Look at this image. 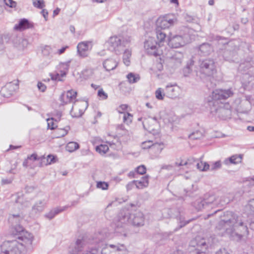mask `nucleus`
Instances as JSON below:
<instances>
[{
  "instance_id": "f257e3e1",
  "label": "nucleus",
  "mask_w": 254,
  "mask_h": 254,
  "mask_svg": "<svg viewBox=\"0 0 254 254\" xmlns=\"http://www.w3.org/2000/svg\"><path fill=\"white\" fill-rule=\"evenodd\" d=\"M224 217L216 226L218 230H223L228 234L234 232L241 236L248 234L246 220L243 216H238L232 212H227L224 214Z\"/></svg>"
},
{
  "instance_id": "7ed1b4c3",
  "label": "nucleus",
  "mask_w": 254,
  "mask_h": 254,
  "mask_svg": "<svg viewBox=\"0 0 254 254\" xmlns=\"http://www.w3.org/2000/svg\"><path fill=\"white\" fill-rule=\"evenodd\" d=\"M130 41V37L128 36H115L111 37L107 44L109 50L118 54L124 50V48L128 44Z\"/></svg>"
},
{
  "instance_id": "680f3d73",
  "label": "nucleus",
  "mask_w": 254,
  "mask_h": 254,
  "mask_svg": "<svg viewBox=\"0 0 254 254\" xmlns=\"http://www.w3.org/2000/svg\"><path fill=\"white\" fill-rule=\"evenodd\" d=\"M47 121L48 123V128H50L51 129H54L55 127V124L53 122V118L48 119H47Z\"/></svg>"
},
{
  "instance_id": "a18cd8bd",
  "label": "nucleus",
  "mask_w": 254,
  "mask_h": 254,
  "mask_svg": "<svg viewBox=\"0 0 254 254\" xmlns=\"http://www.w3.org/2000/svg\"><path fill=\"white\" fill-rule=\"evenodd\" d=\"M83 112L81 110H79L78 112H77L76 108H74L72 106V109L70 111V115L72 117L78 118L81 116L83 114Z\"/></svg>"
},
{
  "instance_id": "09e8293b",
  "label": "nucleus",
  "mask_w": 254,
  "mask_h": 254,
  "mask_svg": "<svg viewBox=\"0 0 254 254\" xmlns=\"http://www.w3.org/2000/svg\"><path fill=\"white\" fill-rule=\"evenodd\" d=\"M96 187L98 189H101L103 190H107L108 189L109 185L105 182H98L97 183Z\"/></svg>"
},
{
  "instance_id": "aec40b11",
  "label": "nucleus",
  "mask_w": 254,
  "mask_h": 254,
  "mask_svg": "<svg viewBox=\"0 0 254 254\" xmlns=\"http://www.w3.org/2000/svg\"><path fill=\"white\" fill-rule=\"evenodd\" d=\"M42 53L44 58L46 59L43 63L45 65H48L51 61L52 56L51 55L52 53V48L50 46L45 45L41 48Z\"/></svg>"
},
{
  "instance_id": "1a4fd4ad",
  "label": "nucleus",
  "mask_w": 254,
  "mask_h": 254,
  "mask_svg": "<svg viewBox=\"0 0 254 254\" xmlns=\"http://www.w3.org/2000/svg\"><path fill=\"white\" fill-rule=\"evenodd\" d=\"M233 92L231 89L222 90L217 89L214 91L211 94L212 101H209V106H214L217 101L226 99L232 96Z\"/></svg>"
},
{
  "instance_id": "603ef678",
  "label": "nucleus",
  "mask_w": 254,
  "mask_h": 254,
  "mask_svg": "<svg viewBox=\"0 0 254 254\" xmlns=\"http://www.w3.org/2000/svg\"><path fill=\"white\" fill-rule=\"evenodd\" d=\"M153 143L151 140L144 141L141 144V147L143 149L151 148L152 149Z\"/></svg>"
},
{
  "instance_id": "72a5a7b5",
  "label": "nucleus",
  "mask_w": 254,
  "mask_h": 254,
  "mask_svg": "<svg viewBox=\"0 0 254 254\" xmlns=\"http://www.w3.org/2000/svg\"><path fill=\"white\" fill-rule=\"evenodd\" d=\"M148 184V176L142 177L139 181H136L135 186L138 189H142L143 187H146Z\"/></svg>"
},
{
  "instance_id": "6e6552de",
  "label": "nucleus",
  "mask_w": 254,
  "mask_h": 254,
  "mask_svg": "<svg viewBox=\"0 0 254 254\" xmlns=\"http://www.w3.org/2000/svg\"><path fill=\"white\" fill-rule=\"evenodd\" d=\"M190 42L189 34L185 33L183 35H175L171 38L169 41V45L172 48H178L184 46Z\"/></svg>"
},
{
  "instance_id": "c03bdc74",
  "label": "nucleus",
  "mask_w": 254,
  "mask_h": 254,
  "mask_svg": "<svg viewBox=\"0 0 254 254\" xmlns=\"http://www.w3.org/2000/svg\"><path fill=\"white\" fill-rule=\"evenodd\" d=\"M156 42H157L155 40L152 38L149 37L147 40L144 42V48L145 49H149L150 48V47L153 46L154 44H156Z\"/></svg>"
},
{
  "instance_id": "79ce46f5",
  "label": "nucleus",
  "mask_w": 254,
  "mask_h": 254,
  "mask_svg": "<svg viewBox=\"0 0 254 254\" xmlns=\"http://www.w3.org/2000/svg\"><path fill=\"white\" fill-rule=\"evenodd\" d=\"M147 53L150 55L157 56V42H156V44L153 45L149 49H145Z\"/></svg>"
},
{
  "instance_id": "a211bd4d",
  "label": "nucleus",
  "mask_w": 254,
  "mask_h": 254,
  "mask_svg": "<svg viewBox=\"0 0 254 254\" xmlns=\"http://www.w3.org/2000/svg\"><path fill=\"white\" fill-rule=\"evenodd\" d=\"M77 92L73 90H69L66 92V95L63 93L60 97L61 105H64L72 102L76 97Z\"/></svg>"
},
{
  "instance_id": "9d476101",
  "label": "nucleus",
  "mask_w": 254,
  "mask_h": 254,
  "mask_svg": "<svg viewBox=\"0 0 254 254\" xmlns=\"http://www.w3.org/2000/svg\"><path fill=\"white\" fill-rule=\"evenodd\" d=\"M130 214L127 210H122L119 213L116 222L115 231L117 233H122L121 228H124L127 223H130Z\"/></svg>"
},
{
  "instance_id": "b1692460",
  "label": "nucleus",
  "mask_w": 254,
  "mask_h": 254,
  "mask_svg": "<svg viewBox=\"0 0 254 254\" xmlns=\"http://www.w3.org/2000/svg\"><path fill=\"white\" fill-rule=\"evenodd\" d=\"M24 218L23 214L21 212L10 214L8 217V221L11 226L19 224L21 221Z\"/></svg>"
},
{
  "instance_id": "c9c22d12",
  "label": "nucleus",
  "mask_w": 254,
  "mask_h": 254,
  "mask_svg": "<svg viewBox=\"0 0 254 254\" xmlns=\"http://www.w3.org/2000/svg\"><path fill=\"white\" fill-rule=\"evenodd\" d=\"M127 77L128 82L131 84L136 83L140 79V76L138 74H134L132 72L128 73Z\"/></svg>"
},
{
  "instance_id": "e433bc0d",
  "label": "nucleus",
  "mask_w": 254,
  "mask_h": 254,
  "mask_svg": "<svg viewBox=\"0 0 254 254\" xmlns=\"http://www.w3.org/2000/svg\"><path fill=\"white\" fill-rule=\"evenodd\" d=\"M131 51L127 49L125 51L123 55V61L124 64L128 66L130 64V58L131 57Z\"/></svg>"
},
{
  "instance_id": "ddd939ff",
  "label": "nucleus",
  "mask_w": 254,
  "mask_h": 254,
  "mask_svg": "<svg viewBox=\"0 0 254 254\" xmlns=\"http://www.w3.org/2000/svg\"><path fill=\"white\" fill-rule=\"evenodd\" d=\"M127 249L124 244L106 245L101 251V254H124Z\"/></svg>"
},
{
  "instance_id": "393cba45",
  "label": "nucleus",
  "mask_w": 254,
  "mask_h": 254,
  "mask_svg": "<svg viewBox=\"0 0 254 254\" xmlns=\"http://www.w3.org/2000/svg\"><path fill=\"white\" fill-rule=\"evenodd\" d=\"M178 88L176 84L167 85L165 87V94L170 98H174L177 95Z\"/></svg>"
},
{
  "instance_id": "052dcab7",
  "label": "nucleus",
  "mask_w": 254,
  "mask_h": 254,
  "mask_svg": "<svg viewBox=\"0 0 254 254\" xmlns=\"http://www.w3.org/2000/svg\"><path fill=\"white\" fill-rule=\"evenodd\" d=\"M162 144V143H154L153 144L152 149L153 150H157L159 153H160L163 149V147H161Z\"/></svg>"
},
{
  "instance_id": "4c0bfd02",
  "label": "nucleus",
  "mask_w": 254,
  "mask_h": 254,
  "mask_svg": "<svg viewBox=\"0 0 254 254\" xmlns=\"http://www.w3.org/2000/svg\"><path fill=\"white\" fill-rule=\"evenodd\" d=\"M41 160L43 162H45L46 160V162L44 164L45 165H47L48 164H50L52 163H55L56 162V157L52 155H49L47 156V158H46L44 156H42L41 157Z\"/></svg>"
},
{
  "instance_id": "dca6fc26",
  "label": "nucleus",
  "mask_w": 254,
  "mask_h": 254,
  "mask_svg": "<svg viewBox=\"0 0 254 254\" xmlns=\"http://www.w3.org/2000/svg\"><path fill=\"white\" fill-rule=\"evenodd\" d=\"M184 57L182 52H176L171 57L168 59V64L172 67H177L180 66Z\"/></svg>"
},
{
  "instance_id": "37998d69",
  "label": "nucleus",
  "mask_w": 254,
  "mask_h": 254,
  "mask_svg": "<svg viewBox=\"0 0 254 254\" xmlns=\"http://www.w3.org/2000/svg\"><path fill=\"white\" fill-rule=\"evenodd\" d=\"M108 150L109 147L107 145L101 144L96 147V151L98 152L100 154H104L108 151Z\"/></svg>"
},
{
  "instance_id": "4be33fe9",
  "label": "nucleus",
  "mask_w": 254,
  "mask_h": 254,
  "mask_svg": "<svg viewBox=\"0 0 254 254\" xmlns=\"http://www.w3.org/2000/svg\"><path fill=\"white\" fill-rule=\"evenodd\" d=\"M90 44L91 42L86 41L80 42L78 44L77 52L80 57L84 58L87 56L86 52L89 49V45Z\"/></svg>"
},
{
  "instance_id": "39448f33",
  "label": "nucleus",
  "mask_w": 254,
  "mask_h": 254,
  "mask_svg": "<svg viewBox=\"0 0 254 254\" xmlns=\"http://www.w3.org/2000/svg\"><path fill=\"white\" fill-rule=\"evenodd\" d=\"M1 251L7 254H22L25 251V244L16 241L5 242L1 245Z\"/></svg>"
},
{
  "instance_id": "2f4dec72",
  "label": "nucleus",
  "mask_w": 254,
  "mask_h": 254,
  "mask_svg": "<svg viewBox=\"0 0 254 254\" xmlns=\"http://www.w3.org/2000/svg\"><path fill=\"white\" fill-rule=\"evenodd\" d=\"M20 204L23 208H27L30 207L31 203L30 201L24 199L23 197L18 196L15 200V205Z\"/></svg>"
},
{
  "instance_id": "5701e85b",
  "label": "nucleus",
  "mask_w": 254,
  "mask_h": 254,
  "mask_svg": "<svg viewBox=\"0 0 254 254\" xmlns=\"http://www.w3.org/2000/svg\"><path fill=\"white\" fill-rule=\"evenodd\" d=\"M198 51L200 55L205 56L209 55L213 51V48L211 44L204 43L199 46Z\"/></svg>"
},
{
  "instance_id": "f8f14e48",
  "label": "nucleus",
  "mask_w": 254,
  "mask_h": 254,
  "mask_svg": "<svg viewBox=\"0 0 254 254\" xmlns=\"http://www.w3.org/2000/svg\"><path fill=\"white\" fill-rule=\"evenodd\" d=\"M177 22L175 16L172 14L166 15L163 17H159L156 22L157 28L161 30L168 28L174 25Z\"/></svg>"
},
{
  "instance_id": "338daca9",
  "label": "nucleus",
  "mask_w": 254,
  "mask_h": 254,
  "mask_svg": "<svg viewBox=\"0 0 254 254\" xmlns=\"http://www.w3.org/2000/svg\"><path fill=\"white\" fill-rule=\"evenodd\" d=\"M98 95L100 97L103 96V99H107L108 97L107 94L105 93L102 89L98 91Z\"/></svg>"
},
{
  "instance_id": "69168bd1",
  "label": "nucleus",
  "mask_w": 254,
  "mask_h": 254,
  "mask_svg": "<svg viewBox=\"0 0 254 254\" xmlns=\"http://www.w3.org/2000/svg\"><path fill=\"white\" fill-rule=\"evenodd\" d=\"M37 86L38 89L42 92H44L46 89V86L41 82L38 83Z\"/></svg>"
},
{
  "instance_id": "4d7b16f0",
  "label": "nucleus",
  "mask_w": 254,
  "mask_h": 254,
  "mask_svg": "<svg viewBox=\"0 0 254 254\" xmlns=\"http://www.w3.org/2000/svg\"><path fill=\"white\" fill-rule=\"evenodd\" d=\"M56 132L59 135L58 137H63L67 133V129L65 128H60L57 129Z\"/></svg>"
},
{
  "instance_id": "774afa93",
  "label": "nucleus",
  "mask_w": 254,
  "mask_h": 254,
  "mask_svg": "<svg viewBox=\"0 0 254 254\" xmlns=\"http://www.w3.org/2000/svg\"><path fill=\"white\" fill-rule=\"evenodd\" d=\"M98 251L97 248L92 249L91 251H87L86 253L83 254H98Z\"/></svg>"
},
{
  "instance_id": "ea45409f",
  "label": "nucleus",
  "mask_w": 254,
  "mask_h": 254,
  "mask_svg": "<svg viewBox=\"0 0 254 254\" xmlns=\"http://www.w3.org/2000/svg\"><path fill=\"white\" fill-rule=\"evenodd\" d=\"M156 31L157 39L159 42L161 43L163 42L166 36V34L162 31V30L159 28H156Z\"/></svg>"
},
{
  "instance_id": "20e7f679",
  "label": "nucleus",
  "mask_w": 254,
  "mask_h": 254,
  "mask_svg": "<svg viewBox=\"0 0 254 254\" xmlns=\"http://www.w3.org/2000/svg\"><path fill=\"white\" fill-rule=\"evenodd\" d=\"M199 67L200 73L206 76H211L216 72V63L213 59L199 60Z\"/></svg>"
},
{
  "instance_id": "412c9836",
  "label": "nucleus",
  "mask_w": 254,
  "mask_h": 254,
  "mask_svg": "<svg viewBox=\"0 0 254 254\" xmlns=\"http://www.w3.org/2000/svg\"><path fill=\"white\" fill-rule=\"evenodd\" d=\"M243 84L247 89H252L254 87V75L245 74L243 77Z\"/></svg>"
},
{
  "instance_id": "864d4df0",
  "label": "nucleus",
  "mask_w": 254,
  "mask_h": 254,
  "mask_svg": "<svg viewBox=\"0 0 254 254\" xmlns=\"http://www.w3.org/2000/svg\"><path fill=\"white\" fill-rule=\"evenodd\" d=\"M6 5L9 7L14 8L16 6V2L13 0H3Z\"/></svg>"
},
{
  "instance_id": "8fccbe9b",
  "label": "nucleus",
  "mask_w": 254,
  "mask_h": 254,
  "mask_svg": "<svg viewBox=\"0 0 254 254\" xmlns=\"http://www.w3.org/2000/svg\"><path fill=\"white\" fill-rule=\"evenodd\" d=\"M246 208L250 210V213L251 214H254V198L249 201V203L247 205Z\"/></svg>"
},
{
  "instance_id": "bb28decb",
  "label": "nucleus",
  "mask_w": 254,
  "mask_h": 254,
  "mask_svg": "<svg viewBox=\"0 0 254 254\" xmlns=\"http://www.w3.org/2000/svg\"><path fill=\"white\" fill-rule=\"evenodd\" d=\"M242 159V155H234L231 157L225 159L224 163L226 165H229L230 164H236L241 163Z\"/></svg>"
},
{
  "instance_id": "f704fd0d",
  "label": "nucleus",
  "mask_w": 254,
  "mask_h": 254,
  "mask_svg": "<svg viewBox=\"0 0 254 254\" xmlns=\"http://www.w3.org/2000/svg\"><path fill=\"white\" fill-rule=\"evenodd\" d=\"M70 63V61H68L65 63H61L60 64V68L61 69V75L62 77H64L66 75V73L69 69Z\"/></svg>"
},
{
  "instance_id": "f3484780",
  "label": "nucleus",
  "mask_w": 254,
  "mask_h": 254,
  "mask_svg": "<svg viewBox=\"0 0 254 254\" xmlns=\"http://www.w3.org/2000/svg\"><path fill=\"white\" fill-rule=\"evenodd\" d=\"M10 38L14 46L19 49H23L26 47L28 44V41L26 39L23 38L21 36H18L16 34H12L9 39Z\"/></svg>"
},
{
  "instance_id": "2eb2a0df",
  "label": "nucleus",
  "mask_w": 254,
  "mask_h": 254,
  "mask_svg": "<svg viewBox=\"0 0 254 254\" xmlns=\"http://www.w3.org/2000/svg\"><path fill=\"white\" fill-rule=\"evenodd\" d=\"M130 223L134 226L140 227L144 225V216L140 211L130 214Z\"/></svg>"
},
{
  "instance_id": "58836bf2",
  "label": "nucleus",
  "mask_w": 254,
  "mask_h": 254,
  "mask_svg": "<svg viewBox=\"0 0 254 254\" xmlns=\"http://www.w3.org/2000/svg\"><path fill=\"white\" fill-rule=\"evenodd\" d=\"M79 147V145L77 142H69L66 146V149L68 152H71L77 149Z\"/></svg>"
},
{
  "instance_id": "a878e982",
  "label": "nucleus",
  "mask_w": 254,
  "mask_h": 254,
  "mask_svg": "<svg viewBox=\"0 0 254 254\" xmlns=\"http://www.w3.org/2000/svg\"><path fill=\"white\" fill-rule=\"evenodd\" d=\"M32 27V23H30L27 19L24 18L21 19L19 23L15 25L14 28L17 30L22 31Z\"/></svg>"
},
{
  "instance_id": "c756f323",
  "label": "nucleus",
  "mask_w": 254,
  "mask_h": 254,
  "mask_svg": "<svg viewBox=\"0 0 254 254\" xmlns=\"http://www.w3.org/2000/svg\"><path fill=\"white\" fill-rule=\"evenodd\" d=\"M219 117L223 120L230 118L231 112L230 110L225 108H220L217 111Z\"/></svg>"
},
{
  "instance_id": "6e6d98bb",
  "label": "nucleus",
  "mask_w": 254,
  "mask_h": 254,
  "mask_svg": "<svg viewBox=\"0 0 254 254\" xmlns=\"http://www.w3.org/2000/svg\"><path fill=\"white\" fill-rule=\"evenodd\" d=\"M3 38L5 40L9 39L8 34H4L3 35H0V49L2 50L4 48Z\"/></svg>"
},
{
  "instance_id": "7c9ffc66",
  "label": "nucleus",
  "mask_w": 254,
  "mask_h": 254,
  "mask_svg": "<svg viewBox=\"0 0 254 254\" xmlns=\"http://www.w3.org/2000/svg\"><path fill=\"white\" fill-rule=\"evenodd\" d=\"M204 136V131L203 130H197L192 132L189 135V138L192 140L200 139Z\"/></svg>"
},
{
  "instance_id": "f03ea898",
  "label": "nucleus",
  "mask_w": 254,
  "mask_h": 254,
  "mask_svg": "<svg viewBox=\"0 0 254 254\" xmlns=\"http://www.w3.org/2000/svg\"><path fill=\"white\" fill-rule=\"evenodd\" d=\"M104 239L103 235L99 233L95 238L91 239L87 236H79L74 243L69 248V254H79L84 248L88 244H98Z\"/></svg>"
},
{
  "instance_id": "de8ad7c7",
  "label": "nucleus",
  "mask_w": 254,
  "mask_h": 254,
  "mask_svg": "<svg viewBox=\"0 0 254 254\" xmlns=\"http://www.w3.org/2000/svg\"><path fill=\"white\" fill-rule=\"evenodd\" d=\"M33 5L39 9H42L45 6L43 0H33Z\"/></svg>"
},
{
  "instance_id": "423d86ee",
  "label": "nucleus",
  "mask_w": 254,
  "mask_h": 254,
  "mask_svg": "<svg viewBox=\"0 0 254 254\" xmlns=\"http://www.w3.org/2000/svg\"><path fill=\"white\" fill-rule=\"evenodd\" d=\"M215 197L214 195L210 196L209 198L202 199L201 198L196 199L193 203V206L197 210H201L203 208L209 209L213 208L217 205Z\"/></svg>"
},
{
  "instance_id": "4468645a",
  "label": "nucleus",
  "mask_w": 254,
  "mask_h": 254,
  "mask_svg": "<svg viewBox=\"0 0 254 254\" xmlns=\"http://www.w3.org/2000/svg\"><path fill=\"white\" fill-rule=\"evenodd\" d=\"M18 81L16 83L10 82L3 87L0 91L1 96L4 97L9 98L11 96L16 89L18 88Z\"/></svg>"
},
{
  "instance_id": "0eeeda50",
  "label": "nucleus",
  "mask_w": 254,
  "mask_h": 254,
  "mask_svg": "<svg viewBox=\"0 0 254 254\" xmlns=\"http://www.w3.org/2000/svg\"><path fill=\"white\" fill-rule=\"evenodd\" d=\"M12 234L17 235V239L22 240L24 244H31L33 239L32 235L27 231H25L22 226L19 224L12 226Z\"/></svg>"
},
{
  "instance_id": "6ab92c4d",
  "label": "nucleus",
  "mask_w": 254,
  "mask_h": 254,
  "mask_svg": "<svg viewBox=\"0 0 254 254\" xmlns=\"http://www.w3.org/2000/svg\"><path fill=\"white\" fill-rule=\"evenodd\" d=\"M47 204V200L45 197L36 202L32 206L31 213L32 214H36L42 212Z\"/></svg>"
},
{
  "instance_id": "473e14b6",
  "label": "nucleus",
  "mask_w": 254,
  "mask_h": 254,
  "mask_svg": "<svg viewBox=\"0 0 254 254\" xmlns=\"http://www.w3.org/2000/svg\"><path fill=\"white\" fill-rule=\"evenodd\" d=\"M252 66V64L250 61H245L240 64L238 67V70L240 72H244L251 68Z\"/></svg>"
},
{
  "instance_id": "13d9d810",
  "label": "nucleus",
  "mask_w": 254,
  "mask_h": 254,
  "mask_svg": "<svg viewBox=\"0 0 254 254\" xmlns=\"http://www.w3.org/2000/svg\"><path fill=\"white\" fill-rule=\"evenodd\" d=\"M221 167V162L220 160H219V161H217L213 163V164L211 167V170L212 171L216 170L218 169H220Z\"/></svg>"
},
{
  "instance_id": "5fc2aeb1",
  "label": "nucleus",
  "mask_w": 254,
  "mask_h": 254,
  "mask_svg": "<svg viewBox=\"0 0 254 254\" xmlns=\"http://www.w3.org/2000/svg\"><path fill=\"white\" fill-rule=\"evenodd\" d=\"M165 95H166L165 93L162 94L161 88H158L155 92L156 97L158 100H163Z\"/></svg>"
},
{
  "instance_id": "c85d7f7f",
  "label": "nucleus",
  "mask_w": 254,
  "mask_h": 254,
  "mask_svg": "<svg viewBox=\"0 0 254 254\" xmlns=\"http://www.w3.org/2000/svg\"><path fill=\"white\" fill-rule=\"evenodd\" d=\"M118 65V63L113 59H107L103 63L104 67L107 71L114 69Z\"/></svg>"
},
{
  "instance_id": "0e129e2a",
  "label": "nucleus",
  "mask_w": 254,
  "mask_h": 254,
  "mask_svg": "<svg viewBox=\"0 0 254 254\" xmlns=\"http://www.w3.org/2000/svg\"><path fill=\"white\" fill-rule=\"evenodd\" d=\"M177 219H179L180 221V228L183 227L188 223V222H185L184 218L182 216L180 215L179 217H177Z\"/></svg>"
},
{
  "instance_id": "bf43d9fd",
  "label": "nucleus",
  "mask_w": 254,
  "mask_h": 254,
  "mask_svg": "<svg viewBox=\"0 0 254 254\" xmlns=\"http://www.w3.org/2000/svg\"><path fill=\"white\" fill-rule=\"evenodd\" d=\"M146 168L144 165H141L138 166L136 168V172L138 174L143 175L146 173Z\"/></svg>"
},
{
  "instance_id": "a19ab883",
  "label": "nucleus",
  "mask_w": 254,
  "mask_h": 254,
  "mask_svg": "<svg viewBox=\"0 0 254 254\" xmlns=\"http://www.w3.org/2000/svg\"><path fill=\"white\" fill-rule=\"evenodd\" d=\"M197 168L201 171H206L209 169V165L206 162L200 161L196 164Z\"/></svg>"
},
{
  "instance_id": "cd10ccee",
  "label": "nucleus",
  "mask_w": 254,
  "mask_h": 254,
  "mask_svg": "<svg viewBox=\"0 0 254 254\" xmlns=\"http://www.w3.org/2000/svg\"><path fill=\"white\" fill-rule=\"evenodd\" d=\"M67 208V206H64L63 207H57L51 210L50 212L46 213L45 215V216L48 219L51 220L53 219L55 215L59 214L60 212H61L64 210H65Z\"/></svg>"
},
{
  "instance_id": "e2e57ef3",
  "label": "nucleus",
  "mask_w": 254,
  "mask_h": 254,
  "mask_svg": "<svg viewBox=\"0 0 254 254\" xmlns=\"http://www.w3.org/2000/svg\"><path fill=\"white\" fill-rule=\"evenodd\" d=\"M50 76L51 77V79L53 80H62V79H61V77H62L61 74L57 73L56 74H54L52 73H50Z\"/></svg>"
},
{
  "instance_id": "9b49d317",
  "label": "nucleus",
  "mask_w": 254,
  "mask_h": 254,
  "mask_svg": "<svg viewBox=\"0 0 254 254\" xmlns=\"http://www.w3.org/2000/svg\"><path fill=\"white\" fill-rule=\"evenodd\" d=\"M213 243V239L212 238L204 239L199 236L196 237L194 240L191 241L192 246L197 247L196 250L200 252H204L210 247Z\"/></svg>"
},
{
  "instance_id": "3c124183",
  "label": "nucleus",
  "mask_w": 254,
  "mask_h": 254,
  "mask_svg": "<svg viewBox=\"0 0 254 254\" xmlns=\"http://www.w3.org/2000/svg\"><path fill=\"white\" fill-rule=\"evenodd\" d=\"M242 105L246 106V108L244 110L242 111V112L247 113L251 109V105L250 102L248 99H247L245 101L242 102Z\"/></svg>"
},
{
  "instance_id": "49530a36",
  "label": "nucleus",
  "mask_w": 254,
  "mask_h": 254,
  "mask_svg": "<svg viewBox=\"0 0 254 254\" xmlns=\"http://www.w3.org/2000/svg\"><path fill=\"white\" fill-rule=\"evenodd\" d=\"M119 112L121 114H124L123 120L124 123H126L127 124H128L131 122L132 116L130 114L128 113L126 114L121 112L120 110H119Z\"/></svg>"
}]
</instances>
